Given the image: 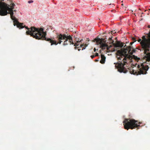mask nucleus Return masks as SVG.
<instances>
[{
	"mask_svg": "<svg viewBox=\"0 0 150 150\" xmlns=\"http://www.w3.org/2000/svg\"><path fill=\"white\" fill-rule=\"evenodd\" d=\"M26 28L28 30L26 32L27 35H30L31 36L36 39L47 41L51 43V45H57L58 44H61V42L64 40L67 36L64 34H57L56 36L57 40H56L54 39V38H46V32L44 31L43 28H37L34 27H31L30 28H29L27 27Z\"/></svg>",
	"mask_w": 150,
	"mask_h": 150,
	"instance_id": "obj_1",
	"label": "nucleus"
},
{
	"mask_svg": "<svg viewBox=\"0 0 150 150\" xmlns=\"http://www.w3.org/2000/svg\"><path fill=\"white\" fill-rule=\"evenodd\" d=\"M126 45L124 46V49L121 50H118L117 53V60L120 63L117 62L115 63V67L118 69V71L120 73L123 72L124 73H126L128 71L124 67V66L127 64L128 62V59L131 58V55H129L127 53V51L128 53H130V51L132 49V47L130 46H128L125 47Z\"/></svg>",
	"mask_w": 150,
	"mask_h": 150,
	"instance_id": "obj_2",
	"label": "nucleus"
},
{
	"mask_svg": "<svg viewBox=\"0 0 150 150\" xmlns=\"http://www.w3.org/2000/svg\"><path fill=\"white\" fill-rule=\"evenodd\" d=\"M131 38L134 42H136L137 41L140 42L141 49L138 50L144 51V53L145 54L144 59L147 61H150V30L149 33L147 34L146 38L144 35L141 39L138 36L135 35L134 37H132Z\"/></svg>",
	"mask_w": 150,
	"mask_h": 150,
	"instance_id": "obj_3",
	"label": "nucleus"
},
{
	"mask_svg": "<svg viewBox=\"0 0 150 150\" xmlns=\"http://www.w3.org/2000/svg\"><path fill=\"white\" fill-rule=\"evenodd\" d=\"M15 6L14 3H12L10 5L9 7V5L5 4L4 5H2L0 4V15L4 16L6 15L8 13H9L10 15L11 18L13 21V25L14 26L16 25L18 28H23L27 26H23V24L19 22L17 20L15 17L13 16V9Z\"/></svg>",
	"mask_w": 150,
	"mask_h": 150,
	"instance_id": "obj_4",
	"label": "nucleus"
},
{
	"mask_svg": "<svg viewBox=\"0 0 150 150\" xmlns=\"http://www.w3.org/2000/svg\"><path fill=\"white\" fill-rule=\"evenodd\" d=\"M124 128L128 130L129 129H133L140 126V122H138L137 120L130 119H125L123 122Z\"/></svg>",
	"mask_w": 150,
	"mask_h": 150,
	"instance_id": "obj_5",
	"label": "nucleus"
},
{
	"mask_svg": "<svg viewBox=\"0 0 150 150\" xmlns=\"http://www.w3.org/2000/svg\"><path fill=\"white\" fill-rule=\"evenodd\" d=\"M144 63H142L140 65H138L137 67L139 69L138 71H137L132 70L130 71V73L135 75L146 74L147 73V71L148 70L149 67L147 65L144 66Z\"/></svg>",
	"mask_w": 150,
	"mask_h": 150,
	"instance_id": "obj_6",
	"label": "nucleus"
},
{
	"mask_svg": "<svg viewBox=\"0 0 150 150\" xmlns=\"http://www.w3.org/2000/svg\"><path fill=\"white\" fill-rule=\"evenodd\" d=\"M95 41H96V42L100 45V47L102 49H105L106 48L107 50L108 49V45L103 42V39L99 38H95Z\"/></svg>",
	"mask_w": 150,
	"mask_h": 150,
	"instance_id": "obj_7",
	"label": "nucleus"
},
{
	"mask_svg": "<svg viewBox=\"0 0 150 150\" xmlns=\"http://www.w3.org/2000/svg\"><path fill=\"white\" fill-rule=\"evenodd\" d=\"M74 43L72 39V38L70 35L67 36L66 37V38L64 41V42L63 45L64 46H66L68 44H72L74 45Z\"/></svg>",
	"mask_w": 150,
	"mask_h": 150,
	"instance_id": "obj_8",
	"label": "nucleus"
},
{
	"mask_svg": "<svg viewBox=\"0 0 150 150\" xmlns=\"http://www.w3.org/2000/svg\"><path fill=\"white\" fill-rule=\"evenodd\" d=\"M74 37L76 39L75 41L76 42L75 44H74V46H75V47H74V48L76 50L78 49V51H79L81 50V49H79V47H77V46L79 45V43L80 42L82 43V42L83 41V40H81L80 41H79V38H77L75 36H74Z\"/></svg>",
	"mask_w": 150,
	"mask_h": 150,
	"instance_id": "obj_9",
	"label": "nucleus"
},
{
	"mask_svg": "<svg viewBox=\"0 0 150 150\" xmlns=\"http://www.w3.org/2000/svg\"><path fill=\"white\" fill-rule=\"evenodd\" d=\"M112 43L113 45L115 47H122L124 46L123 45H124V43L121 42L120 41H117L116 42V43H114V41L113 40H112Z\"/></svg>",
	"mask_w": 150,
	"mask_h": 150,
	"instance_id": "obj_10",
	"label": "nucleus"
},
{
	"mask_svg": "<svg viewBox=\"0 0 150 150\" xmlns=\"http://www.w3.org/2000/svg\"><path fill=\"white\" fill-rule=\"evenodd\" d=\"M130 56L131 57L130 58V59H128V62H127V63L132 62L133 59H135V60L137 61H138L140 59V58H138L137 56L134 55H133L132 56L130 55Z\"/></svg>",
	"mask_w": 150,
	"mask_h": 150,
	"instance_id": "obj_11",
	"label": "nucleus"
},
{
	"mask_svg": "<svg viewBox=\"0 0 150 150\" xmlns=\"http://www.w3.org/2000/svg\"><path fill=\"white\" fill-rule=\"evenodd\" d=\"M101 59L100 61V62L102 64H103L105 63V57L103 54H101Z\"/></svg>",
	"mask_w": 150,
	"mask_h": 150,
	"instance_id": "obj_12",
	"label": "nucleus"
},
{
	"mask_svg": "<svg viewBox=\"0 0 150 150\" xmlns=\"http://www.w3.org/2000/svg\"><path fill=\"white\" fill-rule=\"evenodd\" d=\"M87 46V45L85 44V45H84L83 44H81L80 45V47H82V50H83Z\"/></svg>",
	"mask_w": 150,
	"mask_h": 150,
	"instance_id": "obj_13",
	"label": "nucleus"
},
{
	"mask_svg": "<svg viewBox=\"0 0 150 150\" xmlns=\"http://www.w3.org/2000/svg\"><path fill=\"white\" fill-rule=\"evenodd\" d=\"M131 51L132 52H130V54H132L133 53L135 52H136V50L135 49H134L132 47Z\"/></svg>",
	"mask_w": 150,
	"mask_h": 150,
	"instance_id": "obj_14",
	"label": "nucleus"
},
{
	"mask_svg": "<svg viewBox=\"0 0 150 150\" xmlns=\"http://www.w3.org/2000/svg\"><path fill=\"white\" fill-rule=\"evenodd\" d=\"M33 2V0H30L28 2V3L29 4H30Z\"/></svg>",
	"mask_w": 150,
	"mask_h": 150,
	"instance_id": "obj_15",
	"label": "nucleus"
},
{
	"mask_svg": "<svg viewBox=\"0 0 150 150\" xmlns=\"http://www.w3.org/2000/svg\"><path fill=\"white\" fill-rule=\"evenodd\" d=\"M91 57L92 58V59H93L95 57V55H92L91 56Z\"/></svg>",
	"mask_w": 150,
	"mask_h": 150,
	"instance_id": "obj_16",
	"label": "nucleus"
},
{
	"mask_svg": "<svg viewBox=\"0 0 150 150\" xmlns=\"http://www.w3.org/2000/svg\"><path fill=\"white\" fill-rule=\"evenodd\" d=\"M98 56V54L97 53H96L95 55V57Z\"/></svg>",
	"mask_w": 150,
	"mask_h": 150,
	"instance_id": "obj_17",
	"label": "nucleus"
},
{
	"mask_svg": "<svg viewBox=\"0 0 150 150\" xmlns=\"http://www.w3.org/2000/svg\"><path fill=\"white\" fill-rule=\"evenodd\" d=\"M135 42H134V41H133L132 42H131L130 43V45H132Z\"/></svg>",
	"mask_w": 150,
	"mask_h": 150,
	"instance_id": "obj_18",
	"label": "nucleus"
},
{
	"mask_svg": "<svg viewBox=\"0 0 150 150\" xmlns=\"http://www.w3.org/2000/svg\"><path fill=\"white\" fill-rule=\"evenodd\" d=\"M109 40L110 42L112 40V38H109Z\"/></svg>",
	"mask_w": 150,
	"mask_h": 150,
	"instance_id": "obj_19",
	"label": "nucleus"
},
{
	"mask_svg": "<svg viewBox=\"0 0 150 150\" xmlns=\"http://www.w3.org/2000/svg\"><path fill=\"white\" fill-rule=\"evenodd\" d=\"M98 61H99V60L98 59H95V61L96 62H98Z\"/></svg>",
	"mask_w": 150,
	"mask_h": 150,
	"instance_id": "obj_20",
	"label": "nucleus"
},
{
	"mask_svg": "<svg viewBox=\"0 0 150 150\" xmlns=\"http://www.w3.org/2000/svg\"><path fill=\"white\" fill-rule=\"evenodd\" d=\"M96 49L95 48L94 49V52H95L96 51Z\"/></svg>",
	"mask_w": 150,
	"mask_h": 150,
	"instance_id": "obj_21",
	"label": "nucleus"
},
{
	"mask_svg": "<svg viewBox=\"0 0 150 150\" xmlns=\"http://www.w3.org/2000/svg\"><path fill=\"white\" fill-rule=\"evenodd\" d=\"M148 28H150V25L148 26Z\"/></svg>",
	"mask_w": 150,
	"mask_h": 150,
	"instance_id": "obj_22",
	"label": "nucleus"
},
{
	"mask_svg": "<svg viewBox=\"0 0 150 150\" xmlns=\"http://www.w3.org/2000/svg\"><path fill=\"white\" fill-rule=\"evenodd\" d=\"M149 10L150 11V9H149Z\"/></svg>",
	"mask_w": 150,
	"mask_h": 150,
	"instance_id": "obj_23",
	"label": "nucleus"
}]
</instances>
